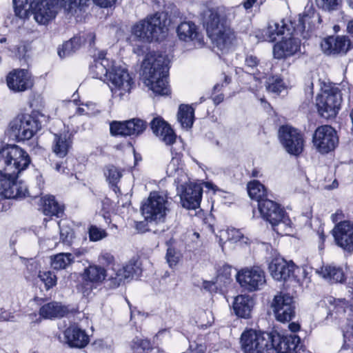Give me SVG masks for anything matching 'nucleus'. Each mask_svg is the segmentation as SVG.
<instances>
[{
    "instance_id": "obj_8",
    "label": "nucleus",
    "mask_w": 353,
    "mask_h": 353,
    "mask_svg": "<svg viewBox=\"0 0 353 353\" xmlns=\"http://www.w3.org/2000/svg\"><path fill=\"white\" fill-rule=\"evenodd\" d=\"M258 208L263 219L272 225L276 233L283 234L286 232L290 220L285 216L284 210L278 203L265 199L259 201Z\"/></svg>"
},
{
    "instance_id": "obj_48",
    "label": "nucleus",
    "mask_w": 353,
    "mask_h": 353,
    "mask_svg": "<svg viewBox=\"0 0 353 353\" xmlns=\"http://www.w3.org/2000/svg\"><path fill=\"white\" fill-rule=\"evenodd\" d=\"M39 277L44 283L47 290L50 289L57 284V277L50 271L39 272Z\"/></svg>"
},
{
    "instance_id": "obj_28",
    "label": "nucleus",
    "mask_w": 353,
    "mask_h": 353,
    "mask_svg": "<svg viewBox=\"0 0 353 353\" xmlns=\"http://www.w3.org/2000/svg\"><path fill=\"white\" fill-rule=\"evenodd\" d=\"M178 37L185 42L194 41V44L202 46L204 44L203 37L197 32L195 24L191 21L181 23L176 29Z\"/></svg>"
},
{
    "instance_id": "obj_50",
    "label": "nucleus",
    "mask_w": 353,
    "mask_h": 353,
    "mask_svg": "<svg viewBox=\"0 0 353 353\" xmlns=\"http://www.w3.org/2000/svg\"><path fill=\"white\" fill-rule=\"evenodd\" d=\"M181 258V253L174 248L168 247L165 255L167 263L170 268L175 266Z\"/></svg>"
},
{
    "instance_id": "obj_34",
    "label": "nucleus",
    "mask_w": 353,
    "mask_h": 353,
    "mask_svg": "<svg viewBox=\"0 0 353 353\" xmlns=\"http://www.w3.org/2000/svg\"><path fill=\"white\" fill-rule=\"evenodd\" d=\"M327 302L330 305L329 314L331 316H334L335 319H342L345 316L346 309L348 307V302L344 299H336L333 297H329Z\"/></svg>"
},
{
    "instance_id": "obj_41",
    "label": "nucleus",
    "mask_w": 353,
    "mask_h": 353,
    "mask_svg": "<svg viewBox=\"0 0 353 353\" xmlns=\"http://www.w3.org/2000/svg\"><path fill=\"white\" fill-rule=\"evenodd\" d=\"M220 241H231L237 242L242 241L247 243L248 239L245 237L239 230L235 228H230L225 230L220 231Z\"/></svg>"
},
{
    "instance_id": "obj_64",
    "label": "nucleus",
    "mask_w": 353,
    "mask_h": 353,
    "mask_svg": "<svg viewBox=\"0 0 353 353\" xmlns=\"http://www.w3.org/2000/svg\"><path fill=\"white\" fill-rule=\"evenodd\" d=\"M77 112L80 114H89L90 113L88 112V111L87 110H85L83 107H79L77 109Z\"/></svg>"
},
{
    "instance_id": "obj_35",
    "label": "nucleus",
    "mask_w": 353,
    "mask_h": 353,
    "mask_svg": "<svg viewBox=\"0 0 353 353\" xmlns=\"http://www.w3.org/2000/svg\"><path fill=\"white\" fill-rule=\"evenodd\" d=\"M43 211L47 216L59 217L63 213V208L55 200L54 196L48 195L43 198Z\"/></svg>"
},
{
    "instance_id": "obj_22",
    "label": "nucleus",
    "mask_w": 353,
    "mask_h": 353,
    "mask_svg": "<svg viewBox=\"0 0 353 353\" xmlns=\"http://www.w3.org/2000/svg\"><path fill=\"white\" fill-rule=\"evenodd\" d=\"M283 37L282 40L274 46V57L277 59H285L294 55L301 48V41L291 34Z\"/></svg>"
},
{
    "instance_id": "obj_36",
    "label": "nucleus",
    "mask_w": 353,
    "mask_h": 353,
    "mask_svg": "<svg viewBox=\"0 0 353 353\" xmlns=\"http://www.w3.org/2000/svg\"><path fill=\"white\" fill-rule=\"evenodd\" d=\"M266 34L270 41H274L277 36L283 34L288 36L292 34V32L283 21H280V23L272 21L268 25Z\"/></svg>"
},
{
    "instance_id": "obj_4",
    "label": "nucleus",
    "mask_w": 353,
    "mask_h": 353,
    "mask_svg": "<svg viewBox=\"0 0 353 353\" xmlns=\"http://www.w3.org/2000/svg\"><path fill=\"white\" fill-rule=\"evenodd\" d=\"M219 13L220 8L205 10L202 14L203 23L214 46L226 52L234 46L236 36L234 31L225 25Z\"/></svg>"
},
{
    "instance_id": "obj_55",
    "label": "nucleus",
    "mask_w": 353,
    "mask_h": 353,
    "mask_svg": "<svg viewBox=\"0 0 353 353\" xmlns=\"http://www.w3.org/2000/svg\"><path fill=\"white\" fill-rule=\"evenodd\" d=\"M99 261L103 265H110L114 263V257L110 253L103 252L99 255Z\"/></svg>"
},
{
    "instance_id": "obj_37",
    "label": "nucleus",
    "mask_w": 353,
    "mask_h": 353,
    "mask_svg": "<svg viewBox=\"0 0 353 353\" xmlns=\"http://www.w3.org/2000/svg\"><path fill=\"white\" fill-rule=\"evenodd\" d=\"M74 261L71 253H59L51 256L50 264L54 270H64L70 265Z\"/></svg>"
},
{
    "instance_id": "obj_10",
    "label": "nucleus",
    "mask_w": 353,
    "mask_h": 353,
    "mask_svg": "<svg viewBox=\"0 0 353 353\" xmlns=\"http://www.w3.org/2000/svg\"><path fill=\"white\" fill-rule=\"evenodd\" d=\"M167 196L157 192H151L141 207L142 214L148 221L164 222L169 212Z\"/></svg>"
},
{
    "instance_id": "obj_47",
    "label": "nucleus",
    "mask_w": 353,
    "mask_h": 353,
    "mask_svg": "<svg viewBox=\"0 0 353 353\" xmlns=\"http://www.w3.org/2000/svg\"><path fill=\"white\" fill-rule=\"evenodd\" d=\"M58 224L61 242L66 245H70L74 238V231L72 228L65 222H59Z\"/></svg>"
},
{
    "instance_id": "obj_26",
    "label": "nucleus",
    "mask_w": 353,
    "mask_h": 353,
    "mask_svg": "<svg viewBox=\"0 0 353 353\" xmlns=\"http://www.w3.org/2000/svg\"><path fill=\"white\" fill-rule=\"evenodd\" d=\"M301 348L300 338L290 334L282 336L279 342L268 350V353H299Z\"/></svg>"
},
{
    "instance_id": "obj_31",
    "label": "nucleus",
    "mask_w": 353,
    "mask_h": 353,
    "mask_svg": "<svg viewBox=\"0 0 353 353\" xmlns=\"http://www.w3.org/2000/svg\"><path fill=\"white\" fill-rule=\"evenodd\" d=\"M72 146L71 135L68 134H54L53 152L59 157H64Z\"/></svg>"
},
{
    "instance_id": "obj_16",
    "label": "nucleus",
    "mask_w": 353,
    "mask_h": 353,
    "mask_svg": "<svg viewBox=\"0 0 353 353\" xmlns=\"http://www.w3.org/2000/svg\"><path fill=\"white\" fill-rule=\"evenodd\" d=\"M236 280L241 287L251 292L259 290L265 283L264 272L258 267L241 270L236 274Z\"/></svg>"
},
{
    "instance_id": "obj_33",
    "label": "nucleus",
    "mask_w": 353,
    "mask_h": 353,
    "mask_svg": "<svg viewBox=\"0 0 353 353\" xmlns=\"http://www.w3.org/2000/svg\"><path fill=\"white\" fill-rule=\"evenodd\" d=\"M318 273L328 282L342 283L345 279L343 270L334 265H325L321 268Z\"/></svg>"
},
{
    "instance_id": "obj_25",
    "label": "nucleus",
    "mask_w": 353,
    "mask_h": 353,
    "mask_svg": "<svg viewBox=\"0 0 353 353\" xmlns=\"http://www.w3.org/2000/svg\"><path fill=\"white\" fill-rule=\"evenodd\" d=\"M150 125L155 136L165 145H170L175 142V133L169 124L161 118L157 117L153 119Z\"/></svg>"
},
{
    "instance_id": "obj_62",
    "label": "nucleus",
    "mask_w": 353,
    "mask_h": 353,
    "mask_svg": "<svg viewBox=\"0 0 353 353\" xmlns=\"http://www.w3.org/2000/svg\"><path fill=\"white\" fill-rule=\"evenodd\" d=\"M223 100V96L222 94L218 95L213 99L215 104L220 103Z\"/></svg>"
},
{
    "instance_id": "obj_29",
    "label": "nucleus",
    "mask_w": 353,
    "mask_h": 353,
    "mask_svg": "<svg viewBox=\"0 0 353 353\" xmlns=\"http://www.w3.org/2000/svg\"><path fill=\"white\" fill-rule=\"evenodd\" d=\"M253 307V300L248 295H239L234 299L233 310L241 318L248 319Z\"/></svg>"
},
{
    "instance_id": "obj_40",
    "label": "nucleus",
    "mask_w": 353,
    "mask_h": 353,
    "mask_svg": "<svg viewBox=\"0 0 353 353\" xmlns=\"http://www.w3.org/2000/svg\"><path fill=\"white\" fill-rule=\"evenodd\" d=\"M84 41L85 39H82L80 37L76 36L72 37L71 39L64 43L61 49L58 50L59 57L63 58L70 56L77 51Z\"/></svg>"
},
{
    "instance_id": "obj_3",
    "label": "nucleus",
    "mask_w": 353,
    "mask_h": 353,
    "mask_svg": "<svg viewBox=\"0 0 353 353\" xmlns=\"http://www.w3.org/2000/svg\"><path fill=\"white\" fill-rule=\"evenodd\" d=\"M166 173L168 176L174 178L182 206L188 210L198 208L202 197V187L200 184L190 181L179 158L172 159L168 165Z\"/></svg>"
},
{
    "instance_id": "obj_58",
    "label": "nucleus",
    "mask_w": 353,
    "mask_h": 353,
    "mask_svg": "<svg viewBox=\"0 0 353 353\" xmlns=\"http://www.w3.org/2000/svg\"><path fill=\"white\" fill-rule=\"evenodd\" d=\"M146 224L144 222L136 223V229L139 232H144L146 230Z\"/></svg>"
},
{
    "instance_id": "obj_43",
    "label": "nucleus",
    "mask_w": 353,
    "mask_h": 353,
    "mask_svg": "<svg viewBox=\"0 0 353 353\" xmlns=\"http://www.w3.org/2000/svg\"><path fill=\"white\" fill-rule=\"evenodd\" d=\"M34 0H13L16 16L20 19L28 17L30 9L33 8Z\"/></svg>"
},
{
    "instance_id": "obj_12",
    "label": "nucleus",
    "mask_w": 353,
    "mask_h": 353,
    "mask_svg": "<svg viewBox=\"0 0 353 353\" xmlns=\"http://www.w3.org/2000/svg\"><path fill=\"white\" fill-rule=\"evenodd\" d=\"M10 131L19 141L31 139L39 129L37 120L29 114H21L14 119L10 124Z\"/></svg>"
},
{
    "instance_id": "obj_11",
    "label": "nucleus",
    "mask_w": 353,
    "mask_h": 353,
    "mask_svg": "<svg viewBox=\"0 0 353 353\" xmlns=\"http://www.w3.org/2000/svg\"><path fill=\"white\" fill-rule=\"evenodd\" d=\"M341 102V91L336 87H330L322 90L321 93L316 99L318 112L325 119L334 117L336 115Z\"/></svg>"
},
{
    "instance_id": "obj_21",
    "label": "nucleus",
    "mask_w": 353,
    "mask_h": 353,
    "mask_svg": "<svg viewBox=\"0 0 353 353\" xmlns=\"http://www.w3.org/2000/svg\"><path fill=\"white\" fill-rule=\"evenodd\" d=\"M139 268L134 263H129L121 267L117 265L112 268V271L108 274V286L110 288H117L123 284L126 280L132 278L134 274H137Z\"/></svg>"
},
{
    "instance_id": "obj_1",
    "label": "nucleus",
    "mask_w": 353,
    "mask_h": 353,
    "mask_svg": "<svg viewBox=\"0 0 353 353\" xmlns=\"http://www.w3.org/2000/svg\"><path fill=\"white\" fill-rule=\"evenodd\" d=\"M30 163L28 153L17 145L0 150V195L6 199L23 198L28 189L22 182L17 181L19 173Z\"/></svg>"
},
{
    "instance_id": "obj_7",
    "label": "nucleus",
    "mask_w": 353,
    "mask_h": 353,
    "mask_svg": "<svg viewBox=\"0 0 353 353\" xmlns=\"http://www.w3.org/2000/svg\"><path fill=\"white\" fill-rule=\"evenodd\" d=\"M88 0H39L34 8V18L41 25H46L53 20L58 13L59 4L68 11L79 8Z\"/></svg>"
},
{
    "instance_id": "obj_17",
    "label": "nucleus",
    "mask_w": 353,
    "mask_h": 353,
    "mask_svg": "<svg viewBox=\"0 0 353 353\" xmlns=\"http://www.w3.org/2000/svg\"><path fill=\"white\" fill-rule=\"evenodd\" d=\"M336 245L345 251L353 252V223L349 221H341L332 230Z\"/></svg>"
},
{
    "instance_id": "obj_60",
    "label": "nucleus",
    "mask_w": 353,
    "mask_h": 353,
    "mask_svg": "<svg viewBox=\"0 0 353 353\" xmlns=\"http://www.w3.org/2000/svg\"><path fill=\"white\" fill-rule=\"evenodd\" d=\"M347 32L353 37V20L348 22L347 26Z\"/></svg>"
},
{
    "instance_id": "obj_6",
    "label": "nucleus",
    "mask_w": 353,
    "mask_h": 353,
    "mask_svg": "<svg viewBox=\"0 0 353 353\" xmlns=\"http://www.w3.org/2000/svg\"><path fill=\"white\" fill-rule=\"evenodd\" d=\"M277 333H268L248 330L241 334V343L245 353H268L281 339Z\"/></svg>"
},
{
    "instance_id": "obj_59",
    "label": "nucleus",
    "mask_w": 353,
    "mask_h": 353,
    "mask_svg": "<svg viewBox=\"0 0 353 353\" xmlns=\"http://www.w3.org/2000/svg\"><path fill=\"white\" fill-rule=\"evenodd\" d=\"M256 1V0H246L243 3V6L246 10L250 9L252 7V6Z\"/></svg>"
},
{
    "instance_id": "obj_30",
    "label": "nucleus",
    "mask_w": 353,
    "mask_h": 353,
    "mask_svg": "<svg viewBox=\"0 0 353 353\" xmlns=\"http://www.w3.org/2000/svg\"><path fill=\"white\" fill-rule=\"evenodd\" d=\"M67 312V309L60 303L52 301L44 304L39 309L40 316L46 319H52L63 317Z\"/></svg>"
},
{
    "instance_id": "obj_53",
    "label": "nucleus",
    "mask_w": 353,
    "mask_h": 353,
    "mask_svg": "<svg viewBox=\"0 0 353 353\" xmlns=\"http://www.w3.org/2000/svg\"><path fill=\"white\" fill-rule=\"evenodd\" d=\"M259 63V59L252 54H248L245 60V65L248 69L253 70L256 68Z\"/></svg>"
},
{
    "instance_id": "obj_49",
    "label": "nucleus",
    "mask_w": 353,
    "mask_h": 353,
    "mask_svg": "<svg viewBox=\"0 0 353 353\" xmlns=\"http://www.w3.org/2000/svg\"><path fill=\"white\" fill-rule=\"evenodd\" d=\"M89 238L91 241H98L105 239L108 236V233L105 230L91 225L88 230Z\"/></svg>"
},
{
    "instance_id": "obj_42",
    "label": "nucleus",
    "mask_w": 353,
    "mask_h": 353,
    "mask_svg": "<svg viewBox=\"0 0 353 353\" xmlns=\"http://www.w3.org/2000/svg\"><path fill=\"white\" fill-rule=\"evenodd\" d=\"M248 192L250 198L256 199L259 203V201L265 200L263 196L266 195V190L265 186L261 184L259 181H253L248 184Z\"/></svg>"
},
{
    "instance_id": "obj_51",
    "label": "nucleus",
    "mask_w": 353,
    "mask_h": 353,
    "mask_svg": "<svg viewBox=\"0 0 353 353\" xmlns=\"http://www.w3.org/2000/svg\"><path fill=\"white\" fill-rule=\"evenodd\" d=\"M316 6L325 11L336 10L339 8V0H315Z\"/></svg>"
},
{
    "instance_id": "obj_5",
    "label": "nucleus",
    "mask_w": 353,
    "mask_h": 353,
    "mask_svg": "<svg viewBox=\"0 0 353 353\" xmlns=\"http://www.w3.org/2000/svg\"><path fill=\"white\" fill-rule=\"evenodd\" d=\"M170 21L164 13H156L139 21L132 28V34L140 40L150 42L165 37Z\"/></svg>"
},
{
    "instance_id": "obj_13",
    "label": "nucleus",
    "mask_w": 353,
    "mask_h": 353,
    "mask_svg": "<svg viewBox=\"0 0 353 353\" xmlns=\"http://www.w3.org/2000/svg\"><path fill=\"white\" fill-rule=\"evenodd\" d=\"M313 143L321 153L325 154L333 150L339 143L336 130L330 125H321L315 130Z\"/></svg>"
},
{
    "instance_id": "obj_56",
    "label": "nucleus",
    "mask_w": 353,
    "mask_h": 353,
    "mask_svg": "<svg viewBox=\"0 0 353 353\" xmlns=\"http://www.w3.org/2000/svg\"><path fill=\"white\" fill-rule=\"evenodd\" d=\"M89 1L90 0H88L86 1L85 4L81 6L80 7H83V6H85ZM92 1L96 5H98L100 7H103V8H107L108 6H111L116 1V0H92Z\"/></svg>"
},
{
    "instance_id": "obj_19",
    "label": "nucleus",
    "mask_w": 353,
    "mask_h": 353,
    "mask_svg": "<svg viewBox=\"0 0 353 353\" xmlns=\"http://www.w3.org/2000/svg\"><path fill=\"white\" fill-rule=\"evenodd\" d=\"M8 87L14 92H24L33 85L31 74L26 69H14L6 77Z\"/></svg>"
},
{
    "instance_id": "obj_20",
    "label": "nucleus",
    "mask_w": 353,
    "mask_h": 353,
    "mask_svg": "<svg viewBox=\"0 0 353 353\" xmlns=\"http://www.w3.org/2000/svg\"><path fill=\"white\" fill-rule=\"evenodd\" d=\"M145 123L139 119L126 121H112L110 123V133L114 136H138L145 129Z\"/></svg>"
},
{
    "instance_id": "obj_52",
    "label": "nucleus",
    "mask_w": 353,
    "mask_h": 353,
    "mask_svg": "<svg viewBox=\"0 0 353 353\" xmlns=\"http://www.w3.org/2000/svg\"><path fill=\"white\" fill-rule=\"evenodd\" d=\"M344 345L347 348L353 347V324L347 328L343 333Z\"/></svg>"
},
{
    "instance_id": "obj_2",
    "label": "nucleus",
    "mask_w": 353,
    "mask_h": 353,
    "mask_svg": "<svg viewBox=\"0 0 353 353\" xmlns=\"http://www.w3.org/2000/svg\"><path fill=\"white\" fill-rule=\"evenodd\" d=\"M169 62L165 55L152 52L147 54L142 63V76L145 84L159 95L170 93L168 82Z\"/></svg>"
},
{
    "instance_id": "obj_14",
    "label": "nucleus",
    "mask_w": 353,
    "mask_h": 353,
    "mask_svg": "<svg viewBox=\"0 0 353 353\" xmlns=\"http://www.w3.org/2000/svg\"><path fill=\"white\" fill-rule=\"evenodd\" d=\"M272 308L277 321L284 323L292 320L295 314L293 297L289 294L279 293L272 303Z\"/></svg>"
},
{
    "instance_id": "obj_54",
    "label": "nucleus",
    "mask_w": 353,
    "mask_h": 353,
    "mask_svg": "<svg viewBox=\"0 0 353 353\" xmlns=\"http://www.w3.org/2000/svg\"><path fill=\"white\" fill-rule=\"evenodd\" d=\"M10 50L13 53L14 56L18 59L24 57L27 51L26 46L23 43L16 46L13 49H10Z\"/></svg>"
},
{
    "instance_id": "obj_24",
    "label": "nucleus",
    "mask_w": 353,
    "mask_h": 353,
    "mask_svg": "<svg viewBox=\"0 0 353 353\" xmlns=\"http://www.w3.org/2000/svg\"><path fill=\"white\" fill-rule=\"evenodd\" d=\"M269 270L274 279L286 281L294 274V265L283 259L276 258L269 265Z\"/></svg>"
},
{
    "instance_id": "obj_44",
    "label": "nucleus",
    "mask_w": 353,
    "mask_h": 353,
    "mask_svg": "<svg viewBox=\"0 0 353 353\" xmlns=\"http://www.w3.org/2000/svg\"><path fill=\"white\" fill-rule=\"evenodd\" d=\"M103 172L106 180L112 185H115L122 176L121 171L113 165H106L104 168Z\"/></svg>"
},
{
    "instance_id": "obj_27",
    "label": "nucleus",
    "mask_w": 353,
    "mask_h": 353,
    "mask_svg": "<svg viewBox=\"0 0 353 353\" xmlns=\"http://www.w3.org/2000/svg\"><path fill=\"white\" fill-rule=\"evenodd\" d=\"M115 61L105 57L103 52L99 53L94 64L90 67V74L93 78L99 79H108V76L113 67Z\"/></svg>"
},
{
    "instance_id": "obj_18",
    "label": "nucleus",
    "mask_w": 353,
    "mask_h": 353,
    "mask_svg": "<svg viewBox=\"0 0 353 353\" xmlns=\"http://www.w3.org/2000/svg\"><path fill=\"white\" fill-rule=\"evenodd\" d=\"M321 48L327 55L344 54L353 48V41L346 36H331L322 40Z\"/></svg>"
},
{
    "instance_id": "obj_57",
    "label": "nucleus",
    "mask_w": 353,
    "mask_h": 353,
    "mask_svg": "<svg viewBox=\"0 0 353 353\" xmlns=\"http://www.w3.org/2000/svg\"><path fill=\"white\" fill-rule=\"evenodd\" d=\"M289 327V329L292 332H297L299 328H300V326L299 324L297 323H292L290 324H289L288 325ZM291 334H290L289 335H290ZM292 334H294V333H293ZM288 334H286L285 336H287ZM296 336H297L296 334H295ZM285 335L283 336H281V337L282 336H284Z\"/></svg>"
},
{
    "instance_id": "obj_15",
    "label": "nucleus",
    "mask_w": 353,
    "mask_h": 353,
    "mask_svg": "<svg viewBox=\"0 0 353 353\" xmlns=\"http://www.w3.org/2000/svg\"><path fill=\"white\" fill-rule=\"evenodd\" d=\"M279 134L281 143L288 153L298 155L302 152L304 141L298 130L285 125L280 128Z\"/></svg>"
},
{
    "instance_id": "obj_9",
    "label": "nucleus",
    "mask_w": 353,
    "mask_h": 353,
    "mask_svg": "<svg viewBox=\"0 0 353 353\" xmlns=\"http://www.w3.org/2000/svg\"><path fill=\"white\" fill-rule=\"evenodd\" d=\"M107 81L113 97L119 98L130 93L134 83L128 69L116 62L108 76Z\"/></svg>"
},
{
    "instance_id": "obj_46",
    "label": "nucleus",
    "mask_w": 353,
    "mask_h": 353,
    "mask_svg": "<svg viewBox=\"0 0 353 353\" xmlns=\"http://www.w3.org/2000/svg\"><path fill=\"white\" fill-rule=\"evenodd\" d=\"M196 323L200 327L210 326L213 322L214 317L210 310H199L195 315Z\"/></svg>"
},
{
    "instance_id": "obj_39",
    "label": "nucleus",
    "mask_w": 353,
    "mask_h": 353,
    "mask_svg": "<svg viewBox=\"0 0 353 353\" xmlns=\"http://www.w3.org/2000/svg\"><path fill=\"white\" fill-rule=\"evenodd\" d=\"M130 347L133 353H157L158 352L157 348L152 346L150 341L139 337L132 341Z\"/></svg>"
},
{
    "instance_id": "obj_23",
    "label": "nucleus",
    "mask_w": 353,
    "mask_h": 353,
    "mask_svg": "<svg viewBox=\"0 0 353 353\" xmlns=\"http://www.w3.org/2000/svg\"><path fill=\"white\" fill-rule=\"evenodd\" d=\"M65 343L71 347L83 348L90 341L89 336L85 331L77 324H72L63 332Z\"/></svg>"
},
{
    "instance_id": "obj_32",
    "label": "nucleus",
    "mask_w": 353,
    "mask_h": 353,
    "mask_svg": "<svg viewBox=\"0 0 353 353\" xmlns=\"http://www.w3.org/2000/svg\"><path fill=\"white\" fill-rule=\"evenodd\" d=\"M106 270L98 265H90L84 270L83 276L85 281L100 284L107 277Z\"/></svg>"
},
{
    "instance_id": "obj_38",
    "label": "nucleus",
    "mask_w": 353,
    "mask_h": 353,
    "mask_svg": "<svg viewBox=\"0 0 353 353\" xmlns=\"http://www.w3.org/2000/svg\"><path fill=\"white\" fill-rule=\"evenodd\" d=\"M194 109L188 105H181L178 112V121L184 128H190L194 122Z\"/></svg>"
},
{
    "instance_id": "obj_45",
    "label": "nucleus",
    "mask_w": 353,
    "mask_h": 353,
    "mask_svg": "<svg viewBox=\"0 0 353 353\" xmlns=\"http://www.w3.org/2000/svg\"><path fill=\"white\" fill-rule=\"evenodd\" d=\"M266 88L270 92L279 94L285 88V85L281 77L274 76L268 79Z\"/></svg>"
},
{
    "instance_id": "obj_61",
    "label": "nucleus",
    "mask_w": 353,
    "mask_h": 353,
    "mask_svg": "<svg viewBox=\"0 0 353 353\" xmlns=\"http://www.w3.org/2000/svg\"><path fill=\"white\" fill-rule=\"evenodd\" d=\"M55 170L59 172H64V167L62 163H57L55 165Z\"/></svg>"
},
{
    "instance_id": "obj_63",
    "label": "nucleus",
    "mask_w": 353,
    "mask_h": 353,
    "mask_svg": "<svg viewBox=\"0 0 353 353\" xmlns=\"http://www.w3.org/2000/svg\"><path fill=\"white\" fill-rule=\"evenodd\" d=\"M203 185H204V186H205V188H207L208 189H209V190H212L215 191V188H216V186H215L213 183H210V182H205V183H203Z\"/></svg>"
}]
</instances>
